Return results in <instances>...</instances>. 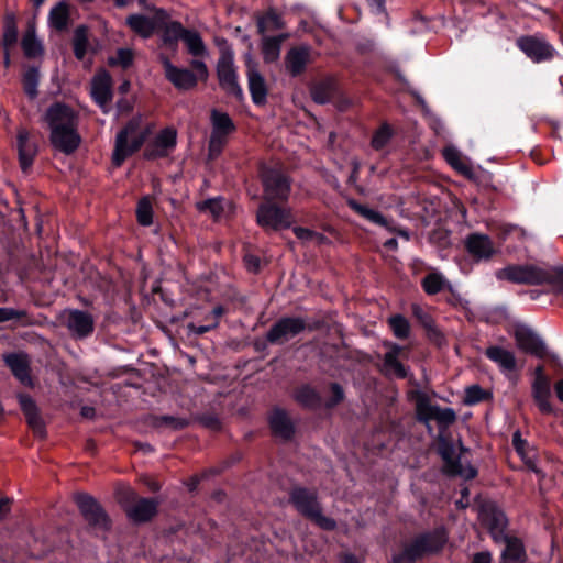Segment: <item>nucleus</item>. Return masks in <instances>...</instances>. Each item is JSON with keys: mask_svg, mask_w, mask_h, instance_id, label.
Masks as SVG:
<instances>
[{"mask_svg": "<svg viewBox=\"0 0 563 563\" xmlns=\"http://www.w3.org/2000/svg\"><path fill=\"white\" fill-rule=\"evenodd\" d=\"M147 131L141 126V118H132L117 134L112 162L120 166L129 156L143 145Z\"/></svg>", "mask_w": 563, "mask_h": 563, "instance_id": "f257e3e1", "label": "nucleus"}, {"mask_svg": "<svg viewBox=\"0 0 563 563\" xmlns=\"http://www.w3.org/2000/svg\"><path fill=\"white\" fill-rule=\"evenodd\" d=\"M498 280H507L520 285H542L549 283L551 274L532 264H510L495 272Z\"/></svg>", "mask_w": 563, "mask_h": 563, "instance_id": "f03ea898", "label": "nucleus"}, {"mask_svg": "<svg viewBox=\"0 0 563 563\" xmlns=\"http://www.w3.org/2000/svg\"><path fill=\"white\" fill-rule=\"evenodd\" d=\"M446 541L448 536L443 529H437L422 534L407 545L400 556L394 558V562L400 563L404 560L412 562L424 555L437 553L444 547Z\"/></svg>", "mask_w": 563, "mask_h": 563, "instance_id": "7ed1b4c3", "label": "nucleus"}, {"mask_svg": "<svg viewBox=\"0 0 563 563\" xmlns=\"http://www.w3.org/2000/svg\"><path fill=\"white\" fill-rule=\"evenodd\" d=\"M411 398L416 402L418 419L424 422L428 427L431 420H435L440 426L446 427L453 423L456 419V415L453 409L440 408L438 405H433L424 391H412Z\"/></svg>", "mask_w": 563, "mask_h": 563, "instance_id": "20e7f679", "label": "nucleus"}, {"mask_svg": "<svg viewBox=\"0 0 563 563\" xmlns=\"http://www.w3.org/2000/svg\"><path fill=\"white\" fill-rule=\"evenodd\" d=\"M291 501L299 512L311 519L320 528L324 530L334 529V520L322 515L317 496L313 493L305 488H296L291 493Z\"/></svg>", "mask_w": 563, "mask_h": 563, "instance_id": "39448f33", "label": "nucleus"}, {"mask_svg": "<svg viewBox=\"0 0 563 563\" xmlns=\"http://www.w3.org/2000/svg\"><path fill=\"white\" fill-rule=\"evenodd\" d=\"M217 74L220 86L236 99H242L243 90L238 81L232 49L223 48L217 64Z\"/></svg>", "mask_w": 563, "mask_h": 563, "instance_id": "423d86ee", "label": "nucleus"}, {"mask_svg": "<svg viewBox=\"0 0 563 563\" xmlns=\"http://www.w3.org/2000/svg\"><path fill=\"white\" fill-rule=\"evenodd\" d=\"M440 454L444 460V471L450 475L461 476L465 479H472L477 471L473 467L465 453L456 454L455 449L450 443H443L440 448Z\"/></svg>", "mask_w": 563, "mask_h": 563, "instance_id": "0eeeda50", "label": "nucleus"}, {"mask_svg": "<svg viewBox=\"0 0 563 563\" xmlns=\"http://www.w3.org/2000/svg\"><path fill=\"white\" fill-rule=\"evenodd\" d=\"M516 45L534 63L551 59L555 52L554 47L540 34L520 36Z\"/></svg>", "mask_w": 563, "mask_h": 563, "instance_id": "6e6552de", "label": "nucleus"}, {"mask_svg": "<svg viewBox=\"0 0 563 563\" xmlns=\"http://www.w3.org/2000/svg\"><path fill=\"white\" fill-rule=\"evenodd\" d=\"M212 131L209 141V155L216 157L222 151L227 136L233 132L234 124L231 118L224 113L213 110L211 113Z\"/></svg>", "mask_w": 563, "mask_h": 563, "instance_id": "1a4fd4ad", "label": "nucleus"}, {"mask_svg": "<svg viewBox=\"0 0 563 563\" xmlns=\"http://www.w3.org/2000/svg\"><path fill=\"white\" fill-rule=\"evenodd\" d=\"M126 500L124 509L128 518L135 522L141 523L148 521L157 511L158 503L155 498H135V493L130 488L126 489Z\"/></svg>", "mask_w": 563, "mask_h": 563, "instance_id": "9d476101", "label": "nucleus"}, {"mask_svg": "<svg viewBox=\"0 0 563 563\" xmlns=\"http://www.w3.org/2000/svg\"><path fill=\"white\" fill-rule=\"evenodd\" d=\"M306 328V322L301 318H282L267 332L266 340L273 344H283L288 342Z\"/></svg>", "mask_w": 563, "mask_h": 563, "instance_id": "9b49d317", "label": "nucleus"}, {"mask_svg": "<svg viewBox=\"0 0 563 563\" xmlns=\"http://www.w3.org/2000/svg\"><path fill=\"white\" fill-rule=\"evenodd\" d=\"M91 97L100 109L108 113L112 103V79L108 71H98L91 80Z\"/></svg>", "mask_w": 563, "mask_h": 563, "instance_id": "f8f14e48", "label": "nucleus"}, {"mask_svg": "<svg viewBox=\"0 0 563 563\" xmlns=\"http://www.w3.org/2000/svg\"><path fill=\"white\" fill-rule=\"evenodd\" d=\"M64 323L74 338L82 339L93 331L95 321L90 313L71 309L63 313Z\"/></svg>", "mask_w": 563, "mask_h": 563, "instance_id": "ddd939ff", "label": "nucleus"}, {"mask_svg": "<svg viewBox=\"0 0 563 563\" xmlns=\"http://www.w3.org/2000/svg\"><path fill=\"white\" fill-rule=\"evenodd\" d=\"M80 512L92 527L106 530L109 519L101 506L89 495L80 494L76 497Z\"/></svg>", "mask_w": 563, "mask_h": 563, "instance_id": "4468645a", "label": "nucleus"}, {"mask_svg": "<svg viewBox=\"0 0 563 563\" xmlns=\"http://www.w3.org/2000/svg\"><path fill=\"white\" fill-rule=\"evenodd\" d=\"M164 75L166 79L178 90H191L197 85V76L187 68L175 66L168 58H162Z\"/></svg>", "mask_w": 563, "mask_h": 563, "instance_id": "2eb2a0df", "label": "nucleus"}, {"mask_svg": "<svg viewBox=\"0 0 563 563\" xmlns=\"http://www.w3.org/2000/svg\"><path fill=\"white\" fill-rule=\"evenodd\" d=\"M51 133L77 125V118L73 109L63 103L52 104L45 114Z\"/></svg>", "mask_w": 563, "mask_h": 563, "instance_id": "dca6fc26", "label": "nucleus"}, {"mask_svg": "<svg viewBox=\"0 0 563 563\" xmlns=\"http://www.w3.org/2000/svg\"><path fill=\"white\" fill-rule=\"evenodd\" d=\"M257 222L263 228L283 229L291 223V217L288 210L271 205H263L257 211Z\"/></svg>", "mask_w": 563, "mask_h": 563, "instance_id": "f3484780", "label": "nucleus"}, {"mask_svg": "<svg viewBox=\"0 0 563 563\" xmlns=\"http://www.w3.org/2000/svg\"><path fill=\"white\" fill-rule=\"evenodd\" d=\"M349 206L369 222L386 229L388 232L397 233L407 241L410 239L407 230L398 228L393 220L387 219L379 211L367 208L354 200L349 201Z\"/></svg>", "mask_w": 563, "mask_h": 563, "instance_id": "a211bd4d", "label": "nucleus"}, {"mask_svg": "<svg viewBox=\"0 0 563 563\" xmlns=\"http://www.w3.org/2000/svg\"><path fill=\"white\" fill-rule=\"evenodd\" d=\"M268 199H286L290 191L289 180L278 170L267 169L262 175Z\"/></svg>", "mask_w": 563, "mask_h": 563, "instance_id": "6ab92c4d", "label": "nucleus"}, {"mask_svg": "<svg viewBox=\"0 0 563 563\" xmlns=\"http://www.w3.org/2000/svg\"><path fill=\"white\" fill-rule=\"evenodd\" d=\"M177 133L174 129L162 130L145 150V157L150 159L167 156L176 146Z\"/></svg>", "mask_w": 563, "mask_h": 563, "instance_id": "aec40b11", "label": "nucleus"}, {"mask_svg": "<svg viewBox=\"0 0 563 563\" xmlns=\"http://www.w3.org/2000/svg\"><path fill=\"white\" fill-rule=\"evenodd\" d=\"M246 76L253 102L255 104H264L267 98L266 81L258 71L257 65L251 55L246 56Z\"/></svg>", "mask_w": 563, "mask_h": 563, "instance_id": "412c9836", "label": "nucleus"}, {"mask_svg": "<svg viewBox=\"0 0 563 563\" xmlns=\"http://www.w3.org/2000/svg\"><path fill=\"white\" fill-rule=\"evenodd\" d=\"M514 336L519 350L539 357L544 355L545 345L543 341L528 327L517 325Z\"/></svg>", "mask_w": 563, "mask_h": 563, "instance_id": "4be33fe9", "label": "nucleus"}, {"mask_svg": "<svg viewBox=\"0 0 563 563\" xmlns=\"http://www.w3.org/2000/svg\"><path fill=\"white\" fill-rule=\"evenodd\" d=\"M465 246L467 252L477 261H488L498 253L493 241L486 234H470L465 240Z\"/></svg>", "mask_w": 563, "mask_h": 563, "instance_id": "5701e85b", "label": "nucleus"}, {"mask_svg": "<svg viewBox=\"0 0 563 563\" xmlns=\"http://www.w3.org/2000/svg\"><path fill=\"white\" fill-rule=\"evenodd\" d=\"M532 395L537 402L539 410L543 413H551L552 406L549 401L550 398V382L543 374L542 367H538L534 373V380L532 384Z\"/></svg>", "mask_w": 563, "mask_h": 563, "instance_id": "b1692460", "label": "nucleus"}, {"mask_svg": "<svg viewBox=\"0 0 563 563\" xmlns=\"http://www.w3.org/2000/svg\"><path fill=\"white\" fill-rule=\"evenodd\" d=\"M49 139L52 145L65 154L75 152L80 144V136L77 132V125L51 133Z\"/></svg>", "mask_w": 563, "mask_h": 563, "instance_id": "393cba45", "label": "nucleus"}, {"mask_svg": "<svg viewBox=\"0 0 563 563\" xmlns=\"http://www.w3.org/2000/svg\"><path fill=\"white\" fill-rule=\"evenodd\" d=\"M311 59L309 46L294 47L286 54L285 66L291 76L300 75Z\"/></svg>", "mask_w": 563, "mask_h": 563, "instance_id": "a878e982", "label": "nucleus"}, {"mask_svg": "<svg viewBox=\"0 0 563 563\" xmlns=\"http://www.w3.org/2000/svg\"><path fill=\"white\" fill-rule=\"evenodd\" d=\"M19 399L21 409L26 417L27 424L37 437L44 438L46 434L45 426L41 416L38 415L35 402L31 397L24 395L20 396Z\"/></svg>", "mask_w": 563, "mask_h": 563, "instance_id": "bb28decb", "label": "nucleus"}, {"mask_svg": "<svg viewBox=\"0 0 563 563\" xmlns=\"http://www.w3.org/2000/svg\"><path fill=\"white\" fill-rule=\"evenodd\" d=\"M442 155L446 163L457 173L468 179L475 177L473 167L466 162L462 153L453 145H448L442 150Z\"/></svg>", "mask_w": 563, "mask_h": 563, "instance_id": "cd10ccee", "label": "nucleus"}, {"mask_svg": "<svg viewBox=\"0 0 563 563\" xmlns=\"http://www.w3.org/2000/svg\"><path fill=\"white\" fill-rule=\"evenodd\" d=\"M402 347L393 344L388 352L384 356L383 369L386 375L397 378H405L407 376V369L399 361V355Z\"/></svg>", "mask_w": 563, "mask_h": 563, "instance_id": "c85d7f7f", "label": "nucleus"}, {"mask_svg": "<svg viewBox=\"0 0 563 563\" xmlns=\"http://www.w3.org/2000/svg\"><path fill=\"white\" fill-rule=\"evenodd\" d=\"M18 151L21 167L26 170L32 165L37 148L30 140L29 132L22 128L18 131Z\"/></svg>", "mask_w": 563, "mask_h": 563, "instance_id": "c756f323", "label": "nucleus"}, {"mask_svg": "<svg viewBox=\"0 0 563 563\" xmlns=\"http://www.w3.org/2000/svg\"><path fill=\"white\" fill-rule=\"evenodd\" d=\"M13 375L24 385L31 384L29 360L25 354L13 353L4 357Z\"/></svg>", "mask_w": 563, "mask_h": 563, "instance_id": "7c9ffc66", "label": "nucleus"}, {"mask_svg": "<svg viewBox=\"0 0 563 563\" xmlns=\"http://www.w3.org/2000/svg\"><path fill=\"white\" fill-rule=\"evenodd\" d=\"M126 23L132 31L142 37H150L157 27V20L144 14H132L126 18Z\"/></svg>", "mask_w": 563, "mask_h": 563, "instance_id": "2f4dec72", "label": "nucleus"}, {"mask_svg": "<svg viewBox=\"0 0 563 563\" xmlns=\"http://www.w3.org/2000/svg\"><path fill=\"white\" fill-rule=\"evenodd\" d=\"M486 356L499 365L501 369L514 371L516 367V358L511 351L500 346H490L485 352Z\"/></svg>", "mask_w": 563, "mask_h": 563, "instance_id": "473e14b6", "label": "nucleus"}, {"mask_svg": "<svg viewBox=\"0 0 563 563\" xmlns=\"http://www.w3.org/2000/svg\"><path fill=\"white\" fill-rule=\"evenodd\" d=\"M23 53L29 58H35L43 54L42 42L36 37L34 24H30L21 42Z\"/></svg>", "mask_w": 563, "mask_h": 563, "instance_id": "72a5a7b5", "label": "nucleus"}, {"mask_svg": "<svg viewBox=\"0 0 563 563\" xmlns=\"http://www.w3.org/2000/svg\"><path fill=\"white\" fill-rule=\"evenodd\" d=\"M269 423L276 435L288 439L291 437L294 429L285 411L276 409L273 411Z\"/></svg>", "mask_w": 563, "mask_h": 563, "instance_id": "f704fd0d", "label": "nucleus"}, {"mask_svg": "<svg viewBox=\"0 0 563 563\" xmlns=\"http://www.w3.org/2000/svg\"><path fill=\"white\" fill-rule=\"evenodd\" d=\"M183 42L185 43L188 53L194 57L208 56V49L202 41V37L197 31L187 30L183 37Z\"/></svg>", "mask_w": 563, "mask_h": 563, "instance_id": "c9c22d12", "label": "nucleus"}, {"mask_svg": "<svg viewBox=\"0 0 563 563\" xmlns=\"http://www.w3.org/2000/svg\"><path fill=\"white\" fill-rule=\"evenodd\" d=\"M286 35L264 37L262 42L263 58L266 63L276 62L280 56L282 43Z\"/></svg>", "mask_w": 563, "mask_h": 563, "instance_id": "e433bc0d", "label": "nucleus"}, {"mask_svg": "<svg viewBox=\"0 0 563 563\" xmlns=\"http://www.w3.org/2000/svg\"><path fill=\"white\" fill-rule=\"evenodd\" d=\"M501 555L504 563H517L522 561L525 558L522 542L517 538H506V547Z\"/></svg>", "mask_w": 563, "mask_h": 563, "instance_id": "4c0bfd02", "label": "nucleus"}, {"mask_svg": "<svg viewBox=\"0 0 563 563\" xmlns=\"http://www.w3.org/2000/svg\"><path fill=\"white\" fill-rule=\"evenodd\" d=\"M69 12L66 2L62 1L53 7L48 14V23L52 27L62 31L68 24Z\"/></svg>", "mask_w": 563, "mask_h": 563, "instance_id": "58836bf2", "label": "nucleus"}, {"mask_svg": "<svg viewBox=\"0 0 563 563\" xmlns=\"http://www.w3.org/2000/svg\"><path fill=\"white\" fill-rule=\"evenodd\" d=\"M23 89L30 99L37 97V86L40 82V71L36 67H31L23 74Z\"/></svg>", "mask_w": 563, "mask_h": 563, "instance_id": "ea45409f", "label": "nucleus"}, {"mask_svg": "<svg viewBox=\"0 0 563 563\" xmlns=\"http://www.w3.org/2000/svg\"><path fill=\"white\" fill-rule=\"evenodd\" d=\"M411 310L412 314L417 318L421 325L429 332L430 335H440V332L438 331L434 324L433 318L424 308H422L418 303H413L411 306Z\"/></svg>", "mask_w": 563, "mask_h": 563, "instance_id": "a19ab883", "label": "nucleus"}, {"mask_svg": "<svg viewBox=\"0 0 563 563\" xmlns=\"http://www.w3.org/2000/svg\"><path fill=\"white\" fill-rule=\"evenodd\" d=\"M448 280L440 273H430L422 279V288L428 295H435L443 290Z\"/></svg>", "mask_w": 563, "mask_h": 563, "instance_id": "79ce46f5", "label": "nucleus"}, {"mask_svg": "<svg viewBox=\"0 0 563 563\" xmlns=\"http://www.w3.org/2000/svg\"><path fill=\"white\" fill-rule=\"evenodd\" d=\"M295 398L299 404L308 408H316L321 402L318 393L309 386L300 387L296 391Z\"/></svg>", "mask_w": 563, "mask_h": 563, "instance_id": "37998d69", "label": "nucleus"}, {"mask_svg": "<svg viewBox=\"0 0 563 563\" xmlns=\"http://www.w3.org/2000/svg\"><path fill=\"white\" fill-rule=\"evenodd\" d=\"M258 31L264 33L266 31L278 30L284 26L282 16L274 10L267 11L257 23Z\"/></svg>", "mask_w": 563, "mask_h": 563, "instance_id": "c03bdc74", "label": "nucleus"}, {"mask_svg": "<svg viewBox=\"0 0 563 563\" xmlns=\"http://www.w3.org/2000/svg\"><path fill=\"white\" fill-rule=\"evenodd\" d=\"M88 49V31L85 26H78L74 34V54L78 59H84Z\"/></svg>", "mask_w": 563, "mask_h": 563, "instance_id": "a18cd8bd", "label": "nucleus"}, {"mask_svg": "<svg viewBox=\"0 0 563 563\" xmlns=\"http://www.w3.org/2000/svg\"><path fill=\"white\" fill-rule=\"evenodd\" d=\"M388 323L396 338L406 339L409 336L410 324L405 317L400 314L393 316L389 318Z\"/></svg>", "mask_w": 563, "mask_h": 563, "instance_id": "49530a36", "label": "nucleus"}, {"mask_svg": "<svg viewBox=\"0 0 563 563\" xmlns=\"http://www.w3.org/2000/svg\"><path fill=\"white\" fill-rule=\"evenodd\" d=\"M512 444H514L516 451L518 452V454L523 460L525 464L529 467V470H531L534 473H539V470L537 468L536 461H534L533 456H530L525 451L526 441L521 439L519 432L514 433Z\"/></svg>", "mask_w": 563, "mask_h": 563, "instance_id": "de8ad7c7", "label": "nucleus"}, {"mask_svg": "<svg viewBox=\"0 0 563 563\" xmlns=\"http://www.w3.org/2000/svg\"><path fill=\"white\" fill-rule=\"evenodd\" d=\"M187 32V29H185L181 23L173 21L168 23L164 31V42L165 43H175L178 40L183 41V37L185 33Z\"/></svg>", "mask_w": 563, "mask_h": 563, "instance_id": "09e8293b", "label": "nucleus"}, {"mask_svg": "<svg viewBox=\"0 0 563 563\" xmlns=\"http://www.w3.org/2000/svg\"><path fill=\"white\" fill-rule=\"evenodd\" d=\"M197 208L201 212H208L214 218H219L223 212V200L221 198L207 199L198 202Z\"/></svg>", "mask_w": 563, "mask_h": 563, "instance_id": "8fccbe9b", "label": "nucleus"}, {"mask_svg": "<svg viewBox=\"0 0 563 563\" xmlns=\"http://www.w3.org/2000/svg\"><path fill=\"white\" fill-rule=\"evenodd\" d=\"M391 129L387 124H383L372 137V146L376 151L383 150L391 137Z\"/></svg>", "mask_w": 563, "mask_h": 563, "instance_id": "3c124183", "label": "nucleus"}, {"mask_svg": "<svg viewBox=\"0 0 563 563\" xmlns=\"http://www.w3.org/2000/svg\"><path fill=\"white\" fill-rule=\"evenodd\" d=\"M137 221L142 225H150L153 221V210L151 201L147 198H143L139 201L136 208Z\"/></svg>", "mask_w": 563, "mask_h": 563, "instance_id": "603ef678", "label": "nucleus"}, {"mask_svg": "<svg viewBox=\"0 0 563 563\" xmlns=\"http://www.w3.org/2000/svg\"><path fill=\"white\" fill-rule=\"evenodd\" d=\"M133 62V53L131 49L121 48L117 52L115 56L109 58V64L119 65L123 68L129 67Z\"/></svg>", "mask_w": 563, "mask_h": 563, "instance_id": "864d4df0", "label": "nucleus"}, {"mask_svg": "<svg viewBox=\"0 0 563 563\" xmlns=\"http://www.w3.org/2000/svg\"><path fill=\"white\" fill-rule=\"evenodd\" d=\"M485 398V391L478 385H472L465 390V402L474 405Z\"/></svg>", "mask_w": 563, "mask_h": 563, "instance_id": "5fc2aeb1", "label": "nucleus"}, {"mask_svg": "<svg viewBox=\"0 0 563 563\" xmlns=\"http://www.w3.org/2000/svg\"><path fill=\"white\" fill-rule=\"evenodd\" d=\"M25 316V312L23 310H15L13 308L8 307H0V323L14 320V319H21Z\"/></svg>", "mask_w": 563, "mask_h": 563, "instance_id": "6e6d98bb", "label": "nucleus"}, {"mask_svg": "<svg viewBox=\"0 0 563 563\" xmlns=\"http://www.w3.org/2000/svg\"><path fill=\"white\" fill-rule=\"evenodd\" d=\"M218 325V322L217 321H211V322H208L207 324L205 325H197L195 323H189L188 324V331L192 334H196V335H201L214 328H217Z\"/></svg>", "mask_w": 563, "mask_h": 563, "instance_id": "4d7b16f0", "label": "nucleus"}, {"mask_svg": "<svg viewBox=\"0 0 563 563\" xmlns=\"http://www.w3.org/2000/svg\"><path fill=\"white\" fill-rule=\"evenodd\" d=\"M191 67L196 70L195 75L197 76V80H206L208 78V68L203 60L194 59L191 62Z\"/></svg>", "mask_w": 563, "mask_h": 563, "instance_id": "13d9d810", "label": "nucleus"}, {"mask_svg": "<svg viewBox=\"0 0 563 563\" xmlns=\"http://www.w3.org/2000/svg\"><path fill=\"white\" fill-rule=\"evenodd\" d=\"M294 232L296 236L302 241H311L314 236H317V232L305 228H295Z\"/></svg>", "mask_w": 563, "mask_h": 563, "instance_id": "bf43d9fd", "label": "nucleus"}, {"mask_svg": "<svg viewBox=\"0 0 563 563\" xmlns=\"http://www.w3.org/2000/svg\"><path fill=\"white\" fill-rule=\"evenodd\" d=\"M245 265L250 272H257L260 268V258L255 255L247 254L244 257Z\"/></svg>", "mask_w": 563, "mask_h": 563, "instance_id": "052dcab7", "label": "nucleus"}, {"mask_svg": "<svg viewBox=\"0 0 563 563\" xmlns=\"http://www.w3.org/2000/svg\"><path fill=\"white\" fill-rule=\"evenodd\" d=\"M331 388H332V391L334 395V399L328 404L329 407L336 405L339 401H341L343 399V390L340 387V385L332 384Z\"/></svg>", "mask_w": 563, "mask_h": 563, "instance_id": "680f3d73", "label": "nucleus"}, {"mask_svg": "<svg viewBox=\"0 0 563 563\" xmlns=\"http://www.w3.org/2000/svg\"><path fill=\"white\" fill-rule=\"evenodd\" d=\"M366 2L375 13H382L385 11V0H366Z\"/></svg>", "mask_w": 563, "mask_h": 563, "instance_id": "e2e57ef3", "label": "nucleus"}, {"mask_svg": "<svg viewBox=\"0 0 563 563\" xmlns=\"http://www.w3.org/2000/svg\"><path fill=\"white\" fill-rule=\"evenodd\" d=\"M312 98L316 102L321 103V104L329 101L328 96L325 95L323 89L320 87L314 88V90L312 91Z\"/></svg>", "mask_w": 563, "mask_h": 563, "instance_id": "0e129e2a", "label": "nucleus"}, {"mask_svg": "<svg viewBox=\"0 0 563 563\" xmlns=\"http://www.w3.org/2000/svg\"><path fill=\"white\" fill-rule=\"evenodd\" d=\"M16 40V30L14 26L9 27L4 33V45H12Z\"/></svg>", "mask_w": 563, "mask_h": 563, "instance_id": "69168bd1", "label": "nucleus"}, {"mask_svg": "<svg viewBox=\"0 0 563 563\" xmlns=\"http://www.w3.org/2000/svg\"><path fill=\"white\" fill-rule=\"evenodd\" d=\"M223 308L221 306H218L206 317V320L208 322L217 321L219 323L218 320L223 314Z\"/></svg>", "mask_w": 563, "mask_h": 563, "instance_id": "338daca9", "label": "nucleus"}, {"mask_svg": "<svg viewBox=\"0 0 563 563\" xmlns=\"http://www.w3.org/2000/svg\"><path fill=\"white\" fill-rule=\"evenodd\" d=\"M472 563H490L489 553L481 552L475 554Z\"/></svg>", "mask_w": 563, "mask_h": 563, "instance_id": "774afa93", "label": "nucleus"}]
</instances>
